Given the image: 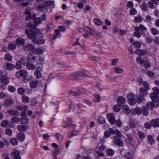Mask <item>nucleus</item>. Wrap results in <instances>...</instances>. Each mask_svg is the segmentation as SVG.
Wrapping results in <instances>:
<instances>
[{"label":"nucleus","instance_id":"1","mask_svg":"<svg viewBox=\"0 0 159 159\" xmlns=\"http://www.w3.org/2000/svg\"><path fill=\"white\" fill-rule=\"evenodd\" d=\"M25 33L29 39L32 40L33 42L36 44H43L45 43V40L42 39L43 35L40 32L35 33L32 29H27Z\"/></svg>","mask_w":159,"mask_h":159},{"label":"nucleus","instance_id":"2","mask_svg":"<svg viewBox=\"0 0 159 159\" xmlns=\"http://www.w3.org/2000/svg\"><path fill=\"white\" fill-rule=\"evenodd\" d=\"M134 29L135 31L134 32V34L138 38H140L141 36V34L139 32L140 31L144 33L147 30L146 27L142 24H140L139 26L134 27Z\"/></svg>","mask_w":159,"mask_h":159},{"label":"nucleus","instance_id":"3","mask_svg":"<svg viewBox=\"0 0 159 159\" xmlns=\"http://www.w3.org/2000/svg\"><path fill=\"white\" fill-rule=\"evenodd\" d=\"M113 142L116 145L120 147L124 145V143L118 137L115 136L113 138Z\"/></svg>","mask_w":159,"mask_h":159},{"label":"nucleus","instance_id":"4","mask_svg":"<svg viewBox=\"0 0 159 159\" xmlns=\"http://www.w3.org/2000/svg\"><path fill=\"white\" fill-rule=\"evenodd\" d=\"M28 74V72L26 70H21L17 71L15 74V76L17 78L20 79L21 77H25Z\"/></svg>","mask_w":159,"mask_h":159},{"label":"nucleus","instance_id":"5","mask_svg":"<svg viewBox=\"0 0 159 159\" xmlns=\"http://www.w3.org/2000/svg\"><path fill=\"white\" fill-rule=\"evenodd\" d=\"M144 88L141 87L139 89L140 93H143L145 95H147L148 93L147 91L149 89V87L148 83L146 81L143 82Z\"/></svg>","mask_w":159,"mask_h":159},{"label":"nucleus","instance_id":"6","mask_svg":"<svg viewBox=\"0 0 159 159\" xmlns=\"http://www.w3.org/2000/svg\"><path fill=\"white\" fill-rule=\"evenodd\" d=\"M128 102L131 105H134L135 103V96L132 93H129L127 96Z\"/></svg>","mask_w":159,"mask_h":159},{"label":"nucleus","instance_id":"7","mask_svg":"<svg viewBox=\"0 0 159 159\" xmlns=\"http://www.w3.org/2000/svg\"><path fill=\"white\" fill-rule=\"evenodd\" d=\"M159 106L158 102L152 101L148 102L146 104V106L148 109L153 108V107H157Z\"/></svg>","mask_w":159,"mask_h":159},{"label":"nucleus","instance_id":"8","mask_svg":"<svg viewBox=\"0 0 159 159\" xmlns=\"http://www.w3.org/2000/svg\"><path fill=\"white\" fill-rule=\"evenodd\" d=\"M138 63L144 66L146 69H148L151 66L150 64L146 60H137Z\"/></svg>","mask_w":159,"mask_h":159},{"label":"nucleus","instance_id":"9","mask_svg":"<svg viewBox=\"0 0 159 159\" xmlns=\"http://www.w3.org/2000/svg\"><path fill=\"white\" fill-rule=\"evenodd\" d=\"M20 152L16 149H13L11 152V155L14 157V159H20Z\"/></svg>","mask_w":159,"mask_h":159},{"label":"nucleus","instance_id":"10","mask_svg":"<svg viewBox=\"0 0 159 159\" xmlns=\"http://www.w3.org/2000/svg\"><path fill=\"white\" fill-rule=\"evenodd\" d=\"M108 119L111 125L115 124V116L113 113H110L107 115Z\"/></svg>","mask_w":159,"mask_h":159},{"label":"nucleus","instance_id":"11","mask_svg":"<svg viewBox=\"0 0 159 159\" xmlns=\"http://www.w3.org/2000/svg\"><path fill=\"white\" fill-rule=\"evenodd\" d=\"M151 122V124L154 128L159 127V119H153Z\"/></svg>","mask_w":159,"mask_h":159},{"label":"nucleus","instance_id":"12","mask_svg":"<svg viewBox=\"0 0 159 159\" xmlns=\"http://www.w3.org/2000/svg\"><path fill=\"white\" fill-rule=\"evenodd\" d=\"M0 80L1 82L5 84H7L9 82V78L7 77L4 75L1 77Z\"/></svg>","mask_w":159,"mask_h":159},{"label":"nucleus","instance_id":"13","mask_svg":"<svg viewBox=\"0 0 159 159\" xmlns=\"http://www.w3.org/2000/svg\"><path fill=\"white\" fill-rule=\"evenodd\" d=\"M5 69L8 70H12L15 68V66L11 64L7 63L4 65Z\"/></svg>","mask_w":159,"mask_h":159},{"label":"nucleus","instance_id":"14","mask_svg":"<svg viewBox=\"0 0 159 159\" xmlns=\"http://www.w3.org/2000/svg\"><path fill=\"white\" fill-rule=\"evenodd\" d=\"M13 103V100L10 98L5 99L4 105L6 107H9Z\"/></svg>","mask_w":159,"mask_h":159},{"label":"nucleus","instance_id":"15","mask_svg":"<svg viewBox=\"0 0 159 159\" xmlns=\"http://www.w3.org/2000/svg\"><path fill=\"white\" fill-rule=\"evenodd\" d=\"M139 96L137 98V102L138 103H140L142 102L143 99H144V96L146 95L144 94L143 93V92H142V93H140L139 90Z\"/></svg>","mask_w":159,"mask_h":159},{"label":"nucleus","instance_id":"16","mask_svg":"<svg viewBox=\"0 0 159 159\" xmlns=\"http://www.w3.org/2000/svg\"><path fill=\"white\" fill-rule=\"evenodd\" d=\"M117 102L118 104L120 106L121 105L124 104L125 102V98L123 97H118L117 100Z\"/></svg>","mask_w":159,"mask_h":159},{"label":"nucleus","instance_id":"17","mask_svg":"<svg viewBox=\"0 0 159 159\" xmlns=\"http://www.w3.org/2000/svg\"><path fill=\"white\" fill-rule=\"evenodd\" d=\"M34 48V45L31 44H26L24 46V49L25 50H32Z\"/></svg>","mask_w":159,"mask_h":159},{"label":"nucleus","instance_id":"18","mask_svg":"<svg viewBox=\"0 0 159 159\" xmlns=\"http://www.w3.org/2000/svg\"><path fill=\"white\" fill-rule=\"evenodd\" d=\"M68 78L70 80L79 79L78 74V72L71 74L70 75L68 76Z\"/></svg>","mask_w":159,"mask_h":159},{"label":"nucleus","instance_id":"19","mask_svg":"<svg viewBox=\"0 0 159 159\" xmlns=\"http://www.w3.org/2000/svg\"><path fill=\"white\" fill-rule=\"evenodd\" d=\"M26 65L27 68L28 69L31 70L34 69L36 66H37V65L35 66L31 62H28L26 64Z\"/></svg>","mask_w":159,"mask_h":159},{"label":"nucleus","instance_id":"20","mask_svg":"<svg viewBox=\"0 0 159 159\" xmlns=\"http://www.w3.org/2000/svg\"><path fill=\"white\" fill-rule=\"evenodd\" d=\"M156 3L157 0H150L147 4L150 8L153 9L155 8V6L154 4Z\"/></svg>","mask_w":159,"mask_h":159},{"label":"nucleus","instance_id":"21","mask_svg":"<svg viewBox=\"0 0 159 159\" xmlns=\"http://www.w3.org/2000/svg\"><path fill=\"white\" fill-rule=\"evenodd\" d=\"M135 53L139 55H145L147 53V51L145 50H137Z\"/></svg>","mask_w":159,"mask_h":159},{"label":"nucleus","instance_id":"22","mask_svg":"<svg viewBox=\"0 0 159 159\" xmlns=\"http://www.w3.org/2000/svg\"><path fill=\"white\" fill-rule=\"evenodd\" d=\"M150 96L152 101L158 102L157 99L158 96L157 93L153 92L152 93L150 94Z\"/></svg>","mask_w":159,"mask_h":159},{"label":"nucleus","instance_id":"23","mask_svg":"<svg viewBox=\"0 0 159 159\" xmlns=\"http://www.w3.org/2000/svg\"><path fill=\"white\" fill-rule=\"evenodd\" d=\"M21 100L24 103H27L30 102L29 97L26 95H24L21 97Z\"/></svg>","mask_w":159,"mask_h":159},{"label":"nucleus","instance_id":"24","mask_svg":"<svg viewBox=\"0 0 159 159\" xmlns=\"http://www.w3.org/2000/svg\"><path fill=\"white\" fill-rule=\"evenodd\" d=\"M123 110L126 114H128L131 112L130 109L127 105H124L123 106Z\"/></svg>","mask_w":159,"mask_h":159},{"label":"nucleus","instance_id":"25","mask_svg":"<svg viewBox=\"0 0 159 159\" xmlns=\"http://www.w3.org/2000/svg\"><path fill=\"white\" fill-rule=\"evenodd\" d=\"M23 61H24V60H20L16 62L15 68L19 70L21 69L22 66V63L24 64Z\"/></svg>","mask_w":159,"mask_h":159},{"label":"nucleus","instance_id":"26","mask_svg":"<svg viewBox=\"0 0 159 159\" xmlns=\"http://www.w3.org/2000/svg\"><path fill=\"white\" fill-rule=\"evenodd\" d=\"M8 113L11 115L17 116L19 115V112L15 110L11 109L8 111Z\"/></svg>","mask_w":159,"mask_h":159},{"label":"nucleus","instance_id":"27","mask_svg":"<svg viewBox=\"0 0 159 159\" xmlns=\"http://www.w3.org/2000/svg\"><path fill=\"white\" fill-rule=\"evenodd\" d=\"M25 43V40L22 38H19L16 40V44L17 46H21Z\"/></svg>","mask_w":159,"mask_h":159},{"label":"nucleus","instance_id":"28","mask_svg":"<svg viewBox=\"0 0 159 159\" xmlns=\"http://www.w3.org/2000/svg\"><path fill=\"white\" fill-rule=\"evenodd\" d=\"M17 129L18 130L21 132H25L27 129L26 126L23 125H18Z\"/></svg>","mask_w":159,"mask_h":159},{"label":"nucleus","instance_id":"29","mask_svg":"<svg viewBox=\"0 0 159 159\" xmlns=\"http://www.w3.org/2000/svg\"><path fill=\"white\" fill-rule=\"evenodd\" d=\"M25 89L23 87H20L17 90V93L19 94L22 95L25 94Z\"/></svg>","mask_w":159,"mask_h":159},{"label":"nucleus","instance_id":"30","mask_svg":"<svg viewBox=\"0 0 159 159\" xmlns=\"http://www.w3.org/2000/svg\"><path fill=\"white\" fill-rule=\"evenodd\" d=\"M107 155L109 156H112L114 153V151L113 149L109 148L106 150V151Z\"/></svg>","mask_w":159,"mask_h":159},{"label":"nucleus","instance_id":"31","mask_svg":"<svg viewBox=\"0 0 159 159\" xmlns=\"http://www.w3.org/2000/svg\"><path fill=\"white\" fill-rule=\"evenodd\" d=\"M17 137L18 139L21 141H23L25 139V135L24 133H20L17 134Z\"/></svg>","mask_w":159,"mask_h":159},{"label":"nucleus","instance_id":"32","mask_svg":"<svg viewBox=\"0 0 159 159\" xmlns=\"http://www.w3.org/2000/svg\"><path fill=\"white\" fill-rule=\"evenodd\" d=\"M150 32L152 34L154 35L158 34L159 33V31L158 30L155 28H151Z\"/></svg>","mask_w":159,"mask_h":159},{"label":"nucleus","instance_id":"33","mask_svg":"<svg viewBox=\"0 0 159 159\" xmlns=\"http://www.w3.org/2000/svg\"><path fill=\"white\" fill-rule=\"evenodd\" d=\"M138 135L139 138L141 139H144L145 138V135L144 133L140 131H138Z\"/></svg>","mask_w":159,"mask_h":159},{"label":"nucleus","instance_id":"34","mask_svg":"<svg viewBox=\"0 0 159 159\" xmlns=\"http://www.w3.org/2000/svg\"><path fill=\"white\" fill-rule=\"evenodd\" d=\"M10 142L11 144L14 146L17 145L18 144V140L15 138H13L11 139Z\"/></svg>","mask_w":159,"mask_h":159},{"label":"nucleus","instance_id":"35","mask_svg":"<svg viewBox=\"0 0 159 159\" xmlns=\"http://www.w3.org/2000/svg\"><path fill=\"white\" fill-rule=\"evenodd\" d=\"M143 18L140 16H137L134 17V21L135 23L140 22L143 20Z\"/></svg>","mask_w":159,"mask_h":159},{"label":"nucleus","instance_id":"36","mask_svg":"<svg viewBox=\"0 0 159 159\" xmlns=\"http://www.w3.org/2000/svg\"><path fill=\"white\" fill-rule=\"evenodd\" d=\"M34 22L35 24L37 25L41 24L42 22V20L40 17H37L34 19Z\"/></svg>","mask_w":159,"mask_h":159},{"label":"nucleus","instance_id":"37","mask_svg":"<svg viewBox=\"0 0 159 159\" xmlns=\"http://www.w3.org/2000/svg\"><path fill=\"white\" fill-rule=\"evenodd\" d=\"M141 7L143 10L145 11H147L148 10V7L147 5L146 4L145 2H143L141 4Z\"/></svg>","mask_w":159,"mask_h":159},{"label":"nucleus","instance_id":"38","mask_svg":"<svg viewBox=\"0 0 159 159\" xmlns=\"http://www.w3.org/2000/svg\"><path fill=\"white\" fill-rule=\"evenodd\" d=\"M39 83L38 81H33L30 84V86L31 88L34 89L36 87L38 84Z\"/></svg>","mask_w":159,"mask_h":159},{"label":"nucleus","instance_id":"39","mask_svg":"<svg viewBox=\"0 0 159 159\" xmlns=\"http://www.w3.org/2000/svg\"><path fill=\"white\" fill-rule=\"evenodd\" d=\"M148 141L151 144H153L154 143L155 140L152 136L148 135Z\"/></svg>","mask_w":159,"mask_h":159},{"label":"nucleus","instance_id":"40","mask_svg":"<svg viewBox=\"0 0 159 159\" xmlns=\"http://www.w3.org/2000/svg\"><path fill=\"white\" fill-rule=\"evenodd\" d=\"M120 106L119 105H115L113 107V110L114 111L116 112H118L121 109Z\"/></svg>","mask_w":159,"mask_h":159},{"label":"nucleus","instance_id":"41","mask_svg":"<svg viewBox=\"0 0 159 159\" xmlns=\"http://www.w3.org/2000/svg\"><path fill=\"white\" fill-rule=\"evenodd\" d=\"M93 21L95 24L98 25H102L103 22L101 20L97 19H94Z\"/></svg>","mask_w":159,"mask_h":159},{"label":"nucleus","instance_id":"42","mask_svg":"<svg viewBox=\"0 0 159 159\" xmlns=\"http://www.w3.org/2000/svg\"><path fill=\"white\" fill-rule=\"evenodd\" d=\"M98 121L99 123L101 124H104L106 122L105 118L102 116H100L98 118Z\"/></svg>","mask_w":159,"mask_h":159},{"label":"nucleus","instance_id":"43","mask_svg":"<svg viewBox=\"0 0 159 159\" xmlns=\"http://www.w3.org/2000/svg\"><path fill=\"white\" fill-rule=\"evenodd\" d=\"M124 156L127 159H131L133 157L132 154L129 152H126Z\"/></svg>","mask_w":159,"mask_h":159},{"label":"nucleus","instance_id":"44","mask_svg":"<svg viewBox=\"0 0 159 159\" xmlns=\"http://www.w3.org/2000/svg\"><path fill=\"white\" fill-rule=\"evenodd\" d=\"M26 26L28 28H30L32 29H35L36 28L37 25L35 24H33L31 22H30L26 25Z\"/></svg>","mask_w":159,"mask_h":159},{"label":"nucleus","instance_id":"45","mask_svg":"<svg viewBox=\"0 0 159 159\" xmlns=\"http://www.w3.org/2000/svg\"><path fill=\"white\" fill-rule=\"evenodd\" d=\"M129 13L130 15H134L137 14V11L135 8L133 7L130 9Z\"/></svg>","mask_w":159,"mask_h":159},{"label":"nucleus","instance_id":"46","mask_svg":"<svg viewBox=\"0 0 159 159\" xmlns=\"http://www.w3.org/2000/svg\"><path fill=\"white\" fill-rule=\"evenodd\" d=\"M93 35L94 36H96L100 38H103V36L101 32H94L93 33Z\"/></svg>","mask_w":159,"mask_h":159},{"label":"nucleus","instance_id":"47","mask_svg":"<svg viewBox=\"0 0 159 159\" xmlns=\"http://www.w3.org/2000/svg\"><path fill=\"white\" fill-rule=\"evenodd\" d=\"M134 46L137 48H140L141 46V43L138 41H135L133 43Z\"/></svg>","mask_w":159,"mask_h":159},{"label":"nucleus","instance_id":"48","mask_svg":"<svg viewBox=\"0 0 159 159\" xmlns=\"http://www.w3.org/2000/svg\"><path fill=\"white\" fill-rule=\"evenodd\" d=\"M12 122L18 123L20 121V119L17 116H13L11 118Z\"/></svg>","mask_w":159,"mask_h":159},{"label":"nucleus","instance_id":"49","mask_svg":"<svg viewBox=\"0 0 159 159\" xmlns=\"http://www.w3.org/2000/svg\"><path fill=\"white\" fill-rule=\"evenodd\" d=\"M147 107H143L142 109V112L144 115L147 116L148 113V109L147 108Z\"/></svg>","mask_w":159,"mask_h":159},{"label":"nucleus","instance_id":"50","mask_svg":"<svg viewBox=\"0 0 159 159\" xmlns=\"http://www.w3.org/2000/svg\"><path fill=\"white\" fill-rule=\"evenodd\" d=\"M9 123L8 121L7 120H4L2 121L1 125L3 127H5L8 125Z\"/></svg>","mask_w":159,"mask_h":159},{"label":"nucleus","instance_id":"51","mask_svg":"<svg viewBox=\"0 0 159 159\" xmlns=\"http://www.w3.org/2000/svg\"><path fill=\"white\" fill-rule=\"evenodd\" d=\"M79 132L78 131L75 130L73 132L71 133H69L68 134L70 138H71L73 136H75L77 135L78 134Z\"/></svg>","mask_w":159,"mask_h":159},{"label":"nucleus","instance_id":"52","mask_svg":"<svg viewBox=\"0 0 159 159\" xmlns=\"http://www.w3.org/2000/svg\"><path fill=\"white\" fill-rule=\"evenodd\" d=\"M54 3V2L53 1H45L44 2V5L45 6L49 7L53 5Z\"/></svg>","mask_w":159,"mask_h":159},{"label":"nucleus","instance_id":"53","mask_svg":"<svg viewBox=\"0 0 159 159\" xmlns=\"http://www.w3.org/2000/svg\"><path fill=\"white\" fill-rule=\"evenodd\" d=\"M114 72L117 73H121L123 71V70L120 68L116 67L114 69Z\"/></svg>","mask_w":159,"mask_h":159},{"label":"nucleus","instance_id":"54","mask_svg":"<svg viewBox=\"0 0 159 159\" xmlns=\"http://www.w3.org/2000/svg\"><path fill=\"white\" fill-rule=\"evenodd\" d=\"M69 93L70 95H71L73 96H79L80 95V93L79 92H73L72 90H70L69 91Z\"/></svg>","mask_w":159,"mask_h":159},{"label":"nucleus","instance_id":"55","mask_svg":"<svg viewBox=\"0 0 159 159\" xmlns=\"http://www.w3.org/2000/svg\"><path fill=\"white\" fill-rule=\"evenodd\" d=\"M66 125L65 126H64V127L66 128V127H68L71 125L72 123L70 119H67V120L66 121Z\"/></svg>","mask_w":159,"mask_h":159},{"label":"nucleus","instance_id":"56","mask_svg":"<svg viewBox=\"0 0 159 159\" xmlns=\"http://www.w3.org/2000/svg\"><path fill=\"white\" fill-rule=\"evenodd\" d=\"M55 32L56 35L53 36V39H54L57 38V35L60 36V32L58 29H56L55 30Z\"/></svg>","mask_w":159,"mask_h":159},{"label":"nucleus","instance_id":"57","mask_svg":"<svg viewBox=\"0 0 159 159\" xmlns=\"http://www.w3.org/2000/svg\"><path fill=\"white\" fill-rule=\"evenodd\" d=\"M8 89L11 92H14L16 90V88L14 86L11 85L8 86Z\"/></svg>","mask_w":159,"mask_h":159},{"label":"nucleus","instance_id":"58","mask_svg":"<svg viewBox=\"0 0 159 159\" xmlns=\"http://www.w3.org/2000/svg\"><path fill=\"white\" fill-rule=\"evenodd\" d=\"M129 125L131 129H135L136 127L135 122L134 121H131L129 123Z\"/></svg>","mask_w":159,"mask_h":159},{"label":"nucleus","instance_id":"59","mask_svg":"<svg viewBox=\"0 0 159 159\" xmlns=\"http://www.w3.org/2000/svg\"><path fill=\"white\" fill-rule=\"evenodd\" d=\"M94 97L95 98L94 101L95 102H98L100 101L101 97L98 94H95L94 95Z\"/></svg>","mask_w":159,"mask_h":159},{"label":"nucleus","instance_id":"60","mask_svg":"<svg viewBox=\"0 0 159 159\" xmlns=\"http://www.w3.org/2000/svg\"><path fill=\"white\" fill-rule=\"evenodd\" d=\"M5 133L8 135L11 136L12 135V131L11 129L7 128L5 130Z\"/></svg>","mask_w":159,"mask_h":159},{"label":"nucleus","instance_id":"61","mask_svg":"<svg viewBox=\"0 0 159 159\" xmlns=\"http://www.w3.org/2000/svg\"><path fill=\"white\" fill-rule=\"evenodd\" d=\"M135 112L137 114L140 115L142 113V109L141 108H137L136 109Z\"/></svg>","mask_w":159,"mask_h":159},{"label":"nucleus","instance_id":"62","mask_svg":"<svg viewBox=\"0 0 159 159\" xmlns=\"http://www.w3.org/2000/svg\"><path fill=\"white\" fill-rule=\"evenodd\" d=\"M35 50L36 51L38 52L39 53H41L43 52L45 50L42 47H39L38 48H36Z\"/></svg>","mask_w":159,"mask_h":159},{"label":"nucleus","instance_id":"63","mask_svg":"<svg viewBox=\"0 0 159 159\" xmlns=\"http://www.w3.org/2000/svg\"><path fill=\"white\" fill-rule=\"evenodd\" d=\"M31 105L35 106L37 104L38 102L36 99L32 98L31 100Z\"/></svg>","mask_w":159,"mask_h":159},{"label":"nucleus","instance_id":"64","mask_svg":"<svg viewBox=\"0 0 159 159\" xmlns=\"http://www.w3.org/2000/svg\"><path fill=\"white\" fill-rule=\"evenodd\" d=\"M35 75L37 78H39L41 76V71H35L34 72Z\"/></svg>","mask_w":159,"mask_h":159}]
</instances>
